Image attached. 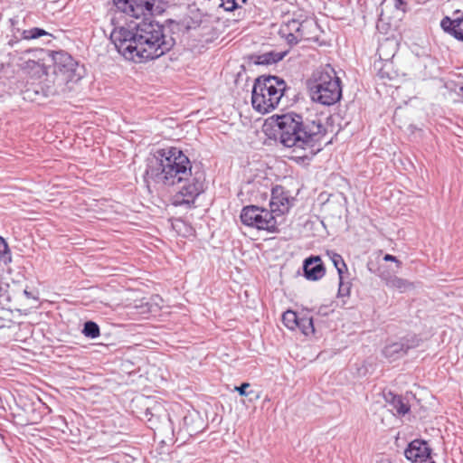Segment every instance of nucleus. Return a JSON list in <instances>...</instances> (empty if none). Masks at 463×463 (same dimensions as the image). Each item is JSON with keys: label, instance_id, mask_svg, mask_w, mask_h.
<instances>
[{"label": "nucleus", "instance_id": "f257e3e1", "mask_svg": "<svg viewBox=\"0 0 463 463\" xmlns=\"http://www.w3.org/2000/svg\"><path fill=\"white\" fill-rule=\"evenodd\" d=\"M111 40L118 52L136 63L156 59L168 52L173 43L166 40L163 27L157 23L142 21L133 27H117Z\"/></svg>", "mask_w": 463, "mask_h": 463}, {"label": "nucleus", "instance_id": "f03ea898", "mask_svg": "<svg viewBox=\"0 0 463 463\" xmlns=\"http://www.w3.org/2000/svg\"><path fill=\"white\" fill-rule=\"evenodd\" d=\"M160 176L165 184L175 185L192 175L189 157L178 147L170 146L157 151Z\"/></svg>", "mask_w": 463, "mask_h": 463}, {"label": "nucleus", "instance_id": "7ed1b4c3", "mask_svg": "<svg viewBox=\"0 0 463 463\" xmlns=\"http://www.w3.org/2000/svg\"><path fill=\"white\" fill-rule=\"evenodd\" d=\"M309 94L313 101L324 106H332L341 99V80L333 67L327 64L313 74Z\"/></svg>", "mask_w": 463, "mask_h": 463}, {"label": "nucleus", "instance_id": "20e7f679", "mask_svg": "<svg viewBox=\"0 0 463 463\" xmlns=\"http://www.w3.org/2000/svg\"><path fill=\"white\" fill-rule=\"evenodd\" d=\"M284 80L277 76H260L256 79L251 94V104L261 114L269 113L279 105L286 90Z\"/></svg>", "mask_w": 463, "mask_h": 463}, {"label": "nucleus", "instance_id": "39448f33", "mask_svg": "<svg viewBox=\"0 0 463 463\" xmlns=\"http://www.w3.org/2000/svg\"><path fill=\"white\" fill-rule=\"evenodd\" d=\"M50 55L53 61V75L46 79L49 87L52 85L61 92L72 90L82 78L78 62L69 53L61 51L52 52Z\"/></svg>", "mask_w": 463, "mask_h": 463}, {"label": "nucleus", "instance_id": "423d86ee", "mask_svg": "<svg viewBox=\"0 0 463 463\" xmlns=\"http://www.w3.org/2000/svg\"><path fill=\"white\" fill-rule=\"evenodd\" d=\"M279 33L290 45L302 42H317L319 37L318 25L311 19H291L284 22L279 27Z\"/></svg>", "mask_w": 463, "mask_h": 463}, {"label": "nucleus", "instance_id": "0eeeda50", "mask_svg": "<svg viewBox=\"0 0 463 463\" xmlns=\"http://www.w3.org/2000/svg\"><path fill=\"white\" fill-rule=\"evenodd\" d=\"M271 123L279 131L281 143L293 147L294 152L301 150L302 118L297 114L274 115L270 118Z\"/></svg>", "mask_w": 463, "mask_h": 463}, {"label": "nucleus", "instance_id": "6e6552de", "mask_svg": "<svg viewBox=\"0 0 463 463\" xmlns=\"http://www.w3.org/2000/svg\"><path fill=\"white\" fill-rule=\"evenodd\" d=\"M326 134V129L319 119L302 123L301 150L303 153L296 155L295 157L303 161L311 159L322 149L323 143H327L324 140Z\"/></svg>", "mask_w": 463, "mask_h": 463}, {"label": "nucleus", "instance_id": "1a4fd4ad", "mask_svg": "<svg viewBox=\"0 0 463 463\" xmlns=\"http://www.w3.org/2000/svg\"><path fill=\"white\" fill-rule=\"evenodd\" d=\"M241 222L249 227L268 232H277L278 222L271 210L256 205L244 206L240 215Z\"/></svg>", "mask_w": 463, "mask_h": 463}, {"label": "nucleus", "instance_id": "9d476101", "mask_svg": "<svg viewBox=\"0 0 463 463\" xmlns=\"http://www.w3.org/2000/svg\"><path fill=\"white\" fill-rule=\"evenodd\" d=\"M116 7L135 18L152 16L158 0H113Z\"/></svg>", "mask_w": 463, "mask_h": 463}, {"label": "nucleus", "instance_id": "9b49d317", "mask_svg": "<svg viewBox=\"0 0 463 463\" xmlns=\"http://www.w3.org/2000/svg\"><path fill=\"white\" fill-rule=\"evenodd\" d=\"M186 181L173 197V204L175 206H194L196 198L203 192V185L198 179L188 177Z\"/></svg>", "mask_w": 463, "mask_h": 463}, {"label": "nucleus", "instance_id": "f8f14e48", "mask_svg": "<svg viewBox=\"0 0 463 463\" xmlns=\"http://www.w3.org/2000/svg\"><path fill=\"white\" fill-rule=\"evenodd\" d=\"M404 454L411 463H436L432 458L431 448L422 439H414L410 442Z\"/></svg>", "mask_w": 463, "mask_h": 463}, {"label": "nucleus", "instance_id": "ddd939ff", "mask_svg": "<svg viewBox=\"0 0 463 463\" xmlns=\"http://www.w3.org/2000/svg\"><path fill=\"white\" fill-rule=\"evenodd\" d=\"M294 197L282 185H276L271 190L270 210L273 213L283 215L290 210L293 205Z\"/></svg>", "mask_w": 463, "mask_h": 463}, {"label": "nucleus", "instance_id": "4468645a", "mask_svg": "<svg viewBox=\"0 0 463 463\" xmlns=\"http://www.w3.org/2000/svg\"><path fill=\"white\" fill-rule=\"evenodd\" d=\"M43 61L44 59L41 57L28 59L20 64V68L31 79L39 80V82L49 87V83L46 81V79H49V75Z\"/></svg>", "mask_w": 463, "mask_h": 463}, {"label": "nucleus", "instance_id": "2eb2a0df", "mask_svg": "<svg viewBox=\"0 0 463 463\" xmlns=\"http://www.w3.org/2000/svg\"><path fill=\"white\" fill-rule=\"evenodd\" d=\"M305 276L309 280H318L325 276L326 269L320 257H311L304 263Z\"/></svg>", "mask_w": 463, "mask_h": 463}, {"label": "nucleus", "instance_id": "dca6fc26", "mask_svg": "<svg viewBox=\"0 0 463 463\" xmlns=\"http://www.w3.org/2000/svg\"><path fill=\"white\" fill-rule=\"evenodd\" d=\"M440 25L446 33L458 41L463 42V17L457 19L445 17L441 20Z\"/></svg>", "mask_w": 463, "mask_h": 463}, {"label": "nucleus", "instance_id": "f3484780", "mask_svg": "<svg viewBox=\"0 0 463 463\" xmlns=\"http://www.w3.org/2000/svg\"><path fill=\"white\" fill-rule=\"evenodd\" d=\"M399 76L398 70L392 60L381 61L378 68V77L383 80H393Z\"/></svg>", "mask_w": 463, "mask_h": 463}, {"label": "nucleus", "instance_id": "a211bd4d", "mask_svg": "<svg viewBox=\"0 0 463 463\" xmlns=\"http://www.w3.org/2000/svg\"><path fill=\"white\" fill-rule=\"evenodd\" d=\"M410 346L401 342L392 343L387 345L383 349V354L385 357L393 359L399 355L406 354L409 351Z\"/></svg>", "mask_w": 463, "mask_h": 463}, {"label": "nucleus", "instance_id": "6ab92c4d", "mask_svg": "<svg viewBox=\"0 0 463 463\" xmlns=\"http://www.w3.org/2000/svg\"><path fill=\"white\" fill-rule=\"evenodd\" d=\"M297 329L305 335H313L315 333V327L312 317L307 316H299Z\"/></svg>", "mask_w": 463, "mask_h": 463}, {"label": "nucleus", "instance_id": "aec40b11", "mask_svg": "<svg viewBox=\"0 0 463 463\" xmlns=\"http://www.w3.org/2000/svg\"><path fill=\"white\" fill-rule=\"evenodd\" d=\"M385 284L389 288H396L401 292L407 290L412 286L411 283L396 276L386 279Z\"/></svg>", "mask_w": 463, "mask_h": 463}, {"label": "nucleus", "instance_id": "412c9836", "mask_svg": "<svg viewBox=\"0 0 463 463\" xmlns=\"http://www.w3.org/2000/svg\"><path fill=\"white\" fill-rule=\"evenodd\" d=\"M299 315L292 310H287L282 315V322L290 330H297Z\"/></svg>", "mask_w": 463, "mask_h": 463}, {"label": "nucleus", "instance_id": "4be33fe9", "mask_svg": "<svg viewBox=\"0 0 463 463\" xmlns=\"http://www.w3.org/2000/svg\"><path fill=\"white\" fill-rule=\"evenodd\" d=\"M330 260L337 269L338 276L344 277V274L347 272L348 269L343 257L338 253L332 252L330 254Z\"/></svg>", "mask_w": 463, "mask_h": 463}, {"label": "nucleus", "instance_id": "5701e85b", "mask_svg": "<svg viewBox=\"0 0 463 463\" xmlns=\"http://www.w3.org/2000/svg\"><path fill=\"white\" fill-rule=\"evenodd\" d=\"M82 333L84 334L85 336L90 338H96L100 335L99 326L92 321H88L85 323Z\"/></svg>", "mask_w": 463, "mask_h": 463}, {"label": "nucleus", "instance_id": "b1692460", "mask_svg": "<svg viewBox=\"0 0 463 463\" xmlns=\"http://www.w3.org/2000/svg\"><path fill=\"white\" fill-rule=\"evenodd\" d=\"M14 324L11 319V313L4 306H0V329L10 328Z\"/></svg>", "mask_w": 463, "mask_h": 463}, {"label": "nucleus", "instance_id": "393cba45", "mask_svg": "<svg viewBox=\"0 0 463 463\" xmlns=\"http://www.w3.org/2000/svg\"><path fill=\"white\" fill-rule=\"evenodd\" d=\"M47 34L48 33L43 29L35 27L28 30H24L22 33V37L24 40H33Z\"/></svg>", "mask_w": 463, "mask_h": 463}, {"label": "nucleus", "instance_id": "a878e982", "mask_svg": "<svg viewBox=\"0 0 463 463\" xmlns=\"http://www.w3.org/2000/svg\"><path fill=\"white\" fill-rule=\"evenodd\" d=\"M0 260H3L5 263H10L12 261L8 243L2 236H0Z\"/></svg>", "mask_w": 463, "mask_h": 463}, {"label": "nucleus", "instance_id": "bb28decb", "mask_svg": "<svg viewBox=\"0 0 463 463\" xmlns=\"http://www.w3.org/2000/svg\"><path fill=\"white\" fill-rule=\"evenodd\" d=\"M9 288V284L4 281L3 278H0V306H5L11 301Z\"/></svg>", "mask_w": 463, "mask_h": 463}, {"label": "nucleus", "instance_id": "cd10ccee", "mask_svg": "<svg viewBox=\"0 0 463 463\" xmlns=\"http://www.w3.org/2000/svg\"><path fill=\"white\" fill-rule=\"evenodd\" d=\"M280 59H281V57H275V55L273 53L269 52V53H266L261 56H259L257 63L269 64L271 62H275Z\"/></svg>", "mask_w": 463, "mask_h": 463}, {"label": "nucleus", "instance_id": "c85d7f7f", "mask_svg": "<svg viewBox=\"0 0 463 463\" xmlns=\"http://www.w3.org/2000/svg\"><path fill=\"white\" fill-rule=\"evenodd\" d=\"M344 277H339V288H338V294L342 297L349 296L350 294V284H345L343 281Z\"/></svg>", "mask_w": 463, "mask_h": 463}, {"label": "nucleus", "instance_id": "c756f323", "mask_svg": "<svg viewBox=\"0 0 463 463\" xmlns=\"http://www.w3.org/2000/svg\"><path fill=\"white\" fill-rule=\"evenodd\" d=\"M220 6L225 11H232L237 7L236 0H220Z\"/></svg>", "mask_w": 463, "mask_h": 463}, {"label": "nucleus", "instance_id": "7c9ffc66", "mask_svg": "<svg viewBox=\"0 0 463 463\" xmlns=\"http://www.w3.org/2000/svg\"><path fill=\"white\" fill-rule=\"evenodd\" d=\"M250 387L249 383H243L241 386H236L235 391L239 392L241 396H246L248 393L246 392V389Z\"/></svg>", "mask_w": 463, "mask_h": 463}, {"label": "nucleus", "instance_id": "2f4dec72", "mask_svg": "<svg viewBox=\"0 0 463 463\" xmlns=\"http://www.w3.org/2000/svg\"><path fill=\"white\" fill-rule=\"evenodd\" d=\"M406 5H407V1L406 0H394V7L397 10H401L402 12H405L406 11Z\"/></svg>", "mask_w": 463, "mask_h": 463}, {"label": "nucleus", "instance_id": "473e14b6", "mask_svg": "<svg viewBox=\"0 0 463 463\" xmlns=\"http://www.w3.org/2000/svg\"><path fill=\"white\" fill-rule=\"evenodd\" d=\"M383 260L395 262L398 267L402 265V262L395 256H392L391 254H385L383 257Z\"/></svg>", "mask_w": 463, "mask_h": 463}, {"label": "nucleus", "instance_id": "72a5a7b5", "mask_svg": "<svg viewBox=\"0 0 463 463\" xmlns=\"http://www.w3.org/2000/svg\"><path fill=\"white\" fill-rule=\"evenodd\" d=\"M399 413L405 414L409 411V407L402 403L401 407L397 410Z\"/></svg>", "mask_w": 463, "mask_h": 463}]
</instances>
